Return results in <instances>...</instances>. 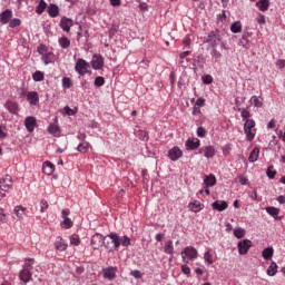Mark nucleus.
I'll list each match as a JSON object with an SVG mask.
<instances>
[{
  "instance_id": "44",
  "label": "nucleus",
  "mask_w": 285,
  "mask_h": 285,
  "mask_svg": "<svg viewBox=\"0 0 285 285\" xmlns=\"http://www.w3.org/2000/svg\"><path fill=\"white\" fill-rule=\"evenodd\" d=\"M18 26H21V19L13 18L9 20V28H18Z\"/></svg>"
},
{
  "instance_id": "57",
  "label": "nucleus",
  "mask_w": 285,
  "mask_h": 285,
  "mask_svg": "<svg viewBox=\"0 0 285 285\" xmlns=\"http://www.w3.org/2000/svg\"><path fill=\"white\" fill-rule=\"evenodd\" d=\"M238 179H239V184L242 186H246L248 184V178H246V177H244L242 175L238 176Z\"/></svg>"
},
{
  "instance_id": "36",
  "label": "nucleus",
  "mask_w": 285,
  "mask_h": 285,
  "mask_svg": "<svg viewBox=\"0 0 285 285\" xmlns=\"http://www.w3.org/2000/svg\"><path fill=\"white\" fill-rule=\"evenodd\" d=\"M274 253L275 249H273V247H267L263 250L262 257H264L265 259H273Z\"/></svg>"
},
{
  "instance_id": "5",
  "label": "nucleus",
  "mask_w": 285,
  "mask_h": 285,
  "mask_svg": "<svg viewBox=\"0 0 285 285\" xmlns=\"http://www.w3.org/2000/svg\"><path fill=\"white\" fill-rule=\"evenodd\" d=\"M244 132L246 135L247 141H253L257 130H255V121L253 119H247L244 124Z\"/></svg>"
},
{
  "instance_id": "47",
  "label": "nucleus",
  "mask_w": 285,
  "mask_h": 285,
  "mask_svg": "<svg viewBox=\"0 0 285 285\" xmlns=\"http://www.w3.org/2000/svg\"><path fill=\"white\" fill-rule=\"evenodd\" d=\"M266 175L269 179H275V175H277V170L273 169V166H269L266 170Z\"/></svg>"
},
{
  "instance_id": "35",
  "label": "nucleus",
  "mask_w": 285,
  "mask_h": 285,
  "mask_svg": "<svg viewBox=\"0 0 285 285\" xmlns=\"http://www.w3.org/2000/svg\"><path fill=\"white\" fill-rule=\"evenodd\" d=\"M46 8H48V3H46V0H40L39 4L36 7L37 14H43Z\"/></svg>"
},
{
  "instance_id": "21",
  "label": "nucleus",
  "mask_w": 285,
  "mask_h": 285,
  "mask_svg": "<svg viewBox=\"0 0 285 285\" xmlns=\"http://www.w3.org/2000/svg\"><path fill=\"white\" fill-rule=\"evenodd\" d=\"M6 108L11 112L12 115H18L19 114V104L12 102V101H7L6 102Z\"/></svg>"
},
{
  "instance_id": "52",
  "label": "nucleus",
  "mask_w": 285,
  "mask_h": 285,
  "mask_svg": "<svg viewBox=\"0 0 285 285\" xmlns=\"http://www.w3.org/2000/svg\"><path fill=\"white\" fill-rule=\"evenodd\" d=\"M48 200H46V199H42L41 202H40V213H46V210H48Z\"/></svg>"
},
{
  "instance_id": "17",
  "label": "nucleus",
  "mask_w": 285,
  "mask_h": 285,
  "mask_svg": "<svg viewBox=\"0 0 285 285\" xmlns=\"http://www.w3.org/2000/svg\"><path fill=\"white\" fill-rule=\"evenodd\" d=\"M212 208L214 210H217L218 213H223V210H226L228 208V203L225 200H216L212 204Z\"/></svg>"
},
{
  "instance_id": "45",
  "label": "nucleus",
  "mask_w": 285,
  "mask_h": 285,
  "mask_svg": "<svg viewBox=\"0 0 285 285\" xmlns=\"http://www.w3.org/2000/svg\"><path fill=\"white\" fill-rule=\"evenodd\" d=\"M43 72L42 71H36L33 75H32V79L33 81H43Z\"/></svg>"
},
{
  "instance_id": "34",
  "label": "nucleus",
  "mask_w": 285,
  "mask_h": 285,
  "mask_svg": "<svg viewBox=\"0 0 285 285\" xmlns=\"http://www.w3.org/2000/svg\"><path fill=\"white\" fill-rule=\"evenodd\" d=\"M58 43L60 46V48H70V39H68V37L62 36L58 39Z\"/></svg>"
},
{
  "instance_id": "42",
  "label": "nucleus",
  "mask_w": 285,
  "mask_h": 285,
  "mask_svg": "<svg viewBox=\"0 0 285 285\" xmlns=\"http://www.w3.org/2000/svg\"><path fill=\"white\" fill-rule=\"evenodd\" d=\"M238 111L240 112L242 119L248 121V119L250 118V111L245 108H238Z\"/></svg>"
},
{
  "instance_id": "29",
  "label": "nucleus",
  "mask_w": 285,
  "mask_h": 285,
  "mask_svg": "<svg viewBox=\"0 0 285 285\" xmlns=\"http://www.w3.org/2000/svg\"><path fill=\"white\" fill-rule=\"evenodd\" d=\"M249 101L252 106H254L255 108H262V106H264V99H262V97L258 96H252Z\"/></svg>"
},
{
  "instance_id": "6",
  "label": "nucleus",
  "mask_w": 285,
  "mask_h": 285,
  "mask_svg": "<svg viewBox=\"0 0 285 285\" xmlns=\"http://www.w3.org/2000/svg\"><path fill=\"white\" fill-rule=\"evenodd\" d=\"M12 188V176L6 175L0 179V197H6V193H8Z\"/></svg>"
},
{
  "instance_id": "3",
  "label": "nucleus",
  "mask_w": 285,
  "mask_h": 285,
  "mask_svg": "<svg viewBox=\"0 0 285 285\" xmlns=\"http://www.w3.org/2000/svg\"><path fill=\"white\" fill-rule=\"evenodd\" d=\"M181 258L185 264H189L190 262H194V259H197L198 253L197 249L193 246H187L181 252Z\"/></svg>"
},
{
  "instance_id": "32",
  "label": "nucleus",
  "mask_w": 285,
  "mask_h": 285,
  "mask_svg": "<svg viewBox=\"0 0 285 285\" xmlns=\"http://www.w3.org/2000/svg\"><path fill=\"white\" fill-rule=\"evenodd\" d=\"M266 274L269 277H275V275H277V263L272 262L271 265L268 266Z\"/></svg>"
},
{
  "instance_id": "4",
  "label": "nucleus",
  "mask_w": 285,
  "mask_h": 285,
  "mask_svg": "<svg viewBox=\"0 0 285 285\" xmlns=\"http://www.w3.org/2000/svg\"><path fill=\"white\" fill-rule=\"evenodd\" d=\"M75 70L80 77H83L90 72V63L83 58H79L75 65Z\"/></svg>"
},
{
  "instance_id": "37",
  "label": "nucleus",
  "mask_w": 285,
  "mask_h": 285,
  "mask_svg": "<svg viewBox=\"0 0 285 285\" xmlns=\"http://www.w3.org/2000/svg\"><path fill=\"white\" fill-rule=\"evenodd\" d=\"M230 30L234 35H239V32H242V22L236 21V22L232 23Z\"/></svg>"
},
{
  "instance_id": "8",
  "label": "nucleus",
  "mask_w": 285,
  "mask_h": 285,
  "mask_svg": "<svg viewBox=\"0 0 285 285\" xmlns=\"http://www.w3.org/2000/svg\"><path fill=\"white\" fill-rule=\"evenodd\" d=\"M104 56L101 55H94L91 58V68L94 70H101L104 68Z\"/></svg>"
},
{
  "instance_id": "61",
  "label": "nucleus",
  "mask_w": 285,
  "mask_h": 285,
  "mask_svg": "<svg viewBox=\"0 0 285 285\" xmlns=\"http://www.w3.org/2000/svg\"><path fill=\"white\" fill-rule=\"evenodd\" d=\"M138 135L142 141H146V139H148V134H146V131L144 130H140Z\"/></svg>"
},
{
  "instance_id": "10",
  "label": "nucleus",
  "mask_w": 285,
  "mask_h": 285,
  "mask_svg": "<svg viewBox=\"0 0 285 285\" xmlns=\"http://www.w3.org/2000/svg\"><path fill=\"white\" fill-rule=\"evenodd\" d=\"M102 276L105 279H115L117 277V267L109 266L102 268Z\"/></svg>"
},
{
  "instance_id": "2",
  "label": "nucleus",
  "mask_w": 285,
  "mask_h": 285,
  "mask_svg": "<svg viewBox=\"0 0 285 285\" xmlns=\"http://www.w3.org/2000/svg\"><path fill=\"white\" fill-rule=\"evenodd\" d=\"M119 246H121V242L119 240V235H117V233H110L105 236V248L109 250V253L119 250Z\"/></svg>"
},
{
  "instance_id": "50",
  "label": "nucleus",
  "mask_w": 285,
  "mask_h": 285,
  "mask_svg": "<svg viewBox=\"0 0 285 285\" xmlns=\"http://www.w3.org/2000/svg\"><path fill=\"white\" fill-rule=\"evenodd\" d=\"M203 82H205L207 86H210L213 83V76L210 75H205L202 77Z\"/></svg>"
},
{
  "instance_id": "28",
  "label": "nucleus",
  "mask_w": 285,
  "mask_h": 285,
  "mask_svg": "<svg viewBox=\"0 0 285 285\" xmlns=\"http://www.w3.org/2000/svg\"><path fill=\"white\" fill-rule=\"evenodd\" d=\"M188 208L193 213H199V210H203L204 205H202V203H199V200H195L194 203H189Z\"/></svg>"
},
{
  "instance_id": "38",
  "label": "nucleus",
  "mask_w": 285,
  "mask_h": 285,
  "mask_svg": "<svg viewBox=\"0 0 285 285\" xmlns=\"http://www.w3.org/2000/svg\"><path fill=\"white\" fill-rule=\"evenodd\" d=\"M48 132L50 135H53L55 137H59V135H60L59 126H57L55 124L49 125Z\"/></svg>"
},
{
  "instance_id": "53",
  "label": "nucleus",
  "mask_w": 285,
  "mask_h": 285,
  "mask_svg": "<svg viewBox=\"0 0 285 285\" xmlns=\"http://www.w3.org/2000/svg\"><path fill=\"white\" fill-rule=\"evenodd\" d=\"M66 150H68V140L65 139L63 140V146L62 147H58L56 153L61 154V153H66Z\"/></svg>"
},
{
  "instance_id": "19",
  "label": "nucleus",
  "mask_w": 285,
  "mask_h": 285,
  "mask_svg": "<svg viewBox=\"0 0 285 285\" xmlns=\"http://www.w3.org/2000/svg\"><path fill=\"white\" fill-rule=\"evenodd\" d=\"M19 278L24 284H28V282H30V279H32V272H30V269H28V268H23L19 274Z\"/></svg>"
},
{
  "instance_id": "16",
  "label": "nucleus",
  "mask_w": 285,
  "mask_h": 285,
  "mask_svg": "<svg viewBox=\"0 0 285 285\" xmlns=\"http://www.w3.org/2000/svg\"><path fill=\"white\" fill-rule=\"evenodd\" d=\"M215 153L216 151L214 146H206L199 149V155L204 154V157H206L207 159H212V157H215Z\"/></svg>"
},
{
  "instance_id": "43",
  "label": "nucleus",
  "mask_w": 285,
  "mask_h": 285,
  "mask_svg": "<svg viewBox=\"0 0 285 285\" xmlns=\"http://www.w3.org/2000/svg\"><path fill=\"white\" fill-rule=\"evenodd\" d=\"M119 240H120V246H124L125 248H128V246H130V237L125 235L122 237H119Z\"/></svg>"
},
{
  "instance_id": "15",
  "label": "nucleus",
  "mask_w": 285,
  "mask_h": 285,
  "mask_svg": "<svg viewBox=\"0 0 285 285\" xmlns=\"http://www.w3.org/2000/svg\"><path fill=\"white\" fill-rule=\"evenodd\" d=\"M73 23L75 22L72 21V19L63 17L60 20V28L61 30H63V32H70V29L72 28Z\"/></svg>"
},
{
  "instance_id": "26",
  "label": "nucleus",
  "mask_w": 285,
  "mask_h": 285,
  "mask_svg": "<svg viewBox=\"0 0 285 285\" xmlns=\"http://www.w3.org/2000/svg\"><path fill=\"white\" fill-rule=\"evenodd\" d=\"M256 6L261 12H266L271 8V0H259Z\"/></svg>"
},
{
  "instance_id": "56",
  "label": "nucleus",
  "mask_w": 285,
  "mask_h": 285,
  "mask_svg": "<svg viewBox=\"0 0 285 285\" xmlns=\"http://www.w3.org/2000/svg\"><path fill=\"white\" fill-rule=\"evenodd\" d=\"M204 104H206V100L204 98H198L195 102V106H197L198 108L204 107Z\"/></svg>"
},
{
  "instance_id": "9",
  "label": "nucleus",
  "mask_w": 285,
  "mask_h": 285,
  "mask_svg": "<svg viewBox=\"0 0 285 285\" xmlns=\"http://www.w3.org/2000/svg\"><path fill=\"white\" fill-rule=\"evenodd\" d=\"M250 246H253V242H250L249 239L238 242L239 255H246L248 250H250Z\"/></svg>"
},
{
  "instance_id": "41",
  "label": "nucleus",
  "mask_w": 285,
  "mask_h": 285,
  "mask_svg": "<svg viewBox=\"0 0 285 285\" xmlns=\"http://www.w3.org/2000/svg\"><path fill=\"white\" fill-rule=\"evenodd\" d=\"M246 236V230L244 228H236L234 229V237L237 239H242V237Z\"/></svg>"
},
{
  "instance_id": "51",
  "label": "nucleus",
  "mask_w": 285,
  "mask_h": 285,
  "mask_svg": "<svg viewBox=\"0 0 285 285\" xmlns=\"http://www.w3.org/2000/svg\"><path fill=\"white\" fill-rule=\"evenodd\" d=\"M62 87L72 88V80H70V78H62Z\"/></svg>"
},
{
  "instance_id": "64",
  "label": "nucleus",
  "mask_w": 285,
  "mask_h": 285,
  "mask_svg": "<svg viewBox=\"0 0 285 285\" xmlns=\"http://www.w3.org/2000/svg\"><path fill=\"white\" fill-rule=\"evenodd\" d=\"M276 66H277V68H281V69L285 68V60H278L276 62Z\"/></svg>"
},
{
  "instance_id": "55",
  "label": "nucleus",
  "mask_w": 285,
  "mask_h": 285,
  "mask_svg": "<svg viewBox=\"0 0 285 285\" xmlns=\"http://www.w3.org/2000/svg\"><path fill=\"white\" fill-rule=\"evenodd\" d=\"M197 136L198 137H206V129L204 127L197 128Z\"/></svg>"
},
{
  "instance_id": "7",
  "label": "nucleus",
  "mask_w": 285,
  "mask_h": 285,
  "mask_svg": "<svg viewBox=\"0 0 285 285\" xmlns=\"http://www.w3.org/2000/svg\"><path fill=\"white\" fill-rule=\"evenodd\" d=\"M91 246L94 250H99L101 246H105V237L101 234H95L91 237Z\"/></svg>"
},
{
  "instance_id": "60",
  "label": "nucleus",
  "mask_w": 285,
  "mask_h": 285,
  "mask_svg": "<svg viewBox=\"0 0 285 285\" xmlns=\"http://www.w3.org/2000/svg\"><path fill=\"white\" fill-rule=\"evenodd\" d=\"M132 277H135L136 279H141V273L137 269L131 272Z\"/></svg>"
},
{
  "instance_id": "27",
  "label": "nucleus",
  "mask_w": 285,
  "mask_h": 285,
  "mask_svg": "<svg viewBox=\"0 0 285 285\" xmlns=\"http://www.w3.org/2000/svg\"><path fill=\"white\" fill-rule=\"evenodd\" d=\"M257 159H259V148L258 147H255L250 154H249V157H248V161L250 164H255V161H257Z\"/></svg>"
},
{
  "instance_id": "62",
  "label": "nucleus",
  "mask_w": 285,
  "mask_h": 285,
  "mask_svg": "<svg viewBox=\"0 0 285 285\" xmlns=\"http://www.w3.org/2000/svg\"><path fill=\"white\" fill-rule=\"evenodd\" d=\"M202 112V107H197V105H194L191 115H199Z\"/></svg>"
},
{
  "instance_id": "1",
  "label": "nucleus",
  "mask_w": 285,
  "mask_h": 285,
  "mask_svg": "<svg viewBox=\"0 0 285 285\" xmlns=\"http://www.w3.org/2000/svg\"><path fill=\"white\" fill-rule=\"evenodd\" d=\"M222 37L224 33L219 30L210 31L205 40V43H208V48H220L224 50V42H222Z\"/></svg>"
},
{
  "instance_id": "54",
  "label": "nucleus",
  "mask_w": 285,
  "mask_h": 285,
  "mask_svg": "<svg viewBox=\"0 0 285 285\" xmlns=\"http://www.w3.org/2000/svg\"><path fill=\"white\" fill-rule=\"evenodd\" d=\"M204 259L207 262V264H213V254H210V252H206L204 254Z\"/></svg>"
},
{
  "instance_id": "30",
  "label": "nucleus",
  "mask_w": 285,
  "mask_h": 285,
  "mask_svg": "<svg viewBox=\"0 0 285 285\" xmlns=\"http://www.w3.org/2000/svg\"><path fill=\"white\" fill-rule=\"evenodd\" d=\"M164 253H166V255H175V246L173 245V240H167L165 243Z\"/></svg>"
},
{
  "instance_id": "49",
  "label": "nucleus",
  "mask_w": 285,
  "mask_h": 285,
  "mask_svg": "<svg viewBox=\"0 0 285 285\" xmlns=\"http://www.w3.org/2000/svg\"><path fill=\"white\" fill-rule=\"evenodd\" d=\"M70 244L71 246H79L81 244V239H79V236H71Z\"/></svg>"
},
{
  "instance_id": "14",
  "label": "nucleus",
  "mask_w": 285,
  "mask_h": 285,
  "mask_svg": "<svg viewBox=\"0 0 285 285\" xmlns=\"http://www.w3.org/2000/svg\"><path fill=\"white\" fill-rule=\"evenodd\" d=\"M55 248L56 250L63 253V250H67L68 248V243L61 236H58L55 240Z\"/></svg>"
},
{
  "instance_id": "24",
  "label": "nucleus",
  "mask_w": 285,
  "mask_h": 285,
  "mask_svg": "<svg viewBox=\"0 0 285 285\" xmlns=\"http://www.w3.org/2000/svg\"><path fill=\"white\" fill-rule=\"evenodd\" d=\"M47 12L49 14V17H51L52 19H55V17H59V7L57 4H49V7L47 8Z\"/></svg>"
},
{
  "instance_id": "39",
  "label": "nucleus",
  "mask_w": 285,
  "mask_h": 285,
  "mask_svg": "<svg viewBox=\"0 0 285 285\" xmlns=\"http://www.w3.org/2000/svg\"><path fill=\"white\" fill-rule=\"evenodd\" d=\"M266 213L271 215V217H274V219H277V215H279V209L277 207H266Z\"/></svg>"
},
{
  "instance_id": "48",
  "label": "nucleus",
  "mask_w": 285,
  "mask_h": 285,
  "mask_svg": "<svg viewBox=\"0 0 285 285\" xmlns=\"http://www.w3.org/2000/svg\"><path fill=\"white\" fill-rule=\"evenodd\" d=\"M50 57H52V53L47 52L42 56V61L46 66H48V63L52 62V59H50Z\"/></svg>"
},
{
  "instance_id": "58",
  "label": "nucleus",
  "mask_w": 285,
  "mask_h": 285,
  "mask_svg": "<svg viewBox=\"0 0 285 285\" xmlns=\"http://www.w3.org/2000/svg\"><path fill=\"white\" fill-rule=\"evenodd\" d=\"M181 272L184 273V275H190V267H188V265H183Z\"/></svg>"
},
{
  "instance_id": "40",
  "label": "nucleus",
  "mask_w": 285,
  "mask_h": 285,
  "mask_svg": "<svg viewBox=\"0 0 285 285\" xmlns=\"http://www.w3.org/2000/svg\"><path fill=\"white\" fill-rule=\"evenodd\" d=\"M88 148H90V142L83 141L78 145L77 150L78 153H88Z\"/></svg>"
},
{
  "instance_id": "18",
  "label": "nucleus",
  "mask_w": 285,
  "mask_h": 285,
  "mask_svg": "<svg viewBox=\"0 0 285 285\" xmlns=\"http://www.w3.org/2000/svg\"><path fill=\"white\" fill-rule=\"evenodd\" d=\"M10 19H12V10L7 9L0 13V23L6 26V23L10 22Z\"/></svg>"
},
{
  "instance_id": "12",
  "label": "nucleus",
  "mask_w": 285,
  "mask_h": 285,
  "mask_svg": "<svg viewBox=\"0 0 285 285\" xmlns=\"http://www.w3.org/2000/svg\"><path fill=\"white\" fill-rule=\"evenodd\" d=\"M184 156V151L179 149V147H173L168 151V157L171 161H178Z\"/></svg>"
},
{
  "instance_id": "20",
  "label": "nucleus",
  "mask_w": 285,
  "mask_h": 285,
  "mask_svg": "<svg viewBox=\"0 0 285 285\" xmlns=\"http://www.w3.org/2000/svg\"><path fill=\"white\" fill-rule=\"evenodd\" d=\"M27 100L30 106H37L39 104V94L37 91H29L27 94Z\"/></svg>"
},
{
  "instance_id": "46",
  "label": "nucleus",
  "mask_w": 285,
  "mask_h": 285,
  "mask_svg": "<svg viewBox=\"0 0 285 285\" xmlns=\"http://www.w3.org/2000/svg\"><path fill=\"white\" fill-rule=\"evenodd\" d=\"M95 86H97V88H101V86H104V83H106V79L101 76L96 77L95 79Z\"/></svg>"
},
{
  "instance_id": "13",
  "label": "nucleus",
  "mask_w": 285,
  "mask_h": 285,
  "mask_svg": "<svg viewBox=\"0 0 285 285\" xmlns=\"http://www.w3.org/2000/svg\"><path fill=\"white\" fill-rule=\"evenodd\" d=\"M24 127L28 132H33L35 128H37V118L29 116L24 119Z\"/></svg>"
},
{
  "instance_id": "11",
  "label": "nucleus",
  "mask_w": 285,
  "mask_h": 285,
  "mask_svg": "<svg viewBox=\"0 0 285 285\" xmlns=\"http://www.w3.org/2000/svg\"><path fill=\"white\" fill-rule=\"evenodd\" d=\"M68 215H70V209H62L61 217L63 220L61 224H62V227L67 229L72 228L73 226L72 219H70Z\"/></svg>"
},
{
  "instance_id": "25",
  "label": "nucleus",
  "mask_w": 285,
  "mask_h": 285,
  "mask_svg": "<svg viewBox=\"0 0 285 285\" xmlns=\"http://www.w3.org/2000/svg\"><path fill=\"white\" fill-rule=\"evenodd\" d=\"M204 184L205 186H207V188H213V186L217 184V178L213 174H210L209 176H205Z\"/></svg>"
},
{
  "instance_id": "31",
  "label": "nucleus",
  "mask_w": 285,
  "mask_h": 285,
  "mask_svg": "<svg viewBox=\"0 0 285 285\" xmlns=\"http://www.w3.org/2000/svg\"><path fill=\"white\" fill-rule=\"evenodd\" d=\"M208 50H209V55H212L215 61H219V59H222V52L217 50V47H209Z\"/></svg>"
},
{
  "instance_id": "33",
  "label": "nucleus",
  "mask_w": 285,
  "mask_h": 285,
  "mask_svg": "<svg viewBox=\"0 0 285 285\" xmlns=\"http://www.w3.org/2000/svg\"><path fill=\"white\" fill-rule=\"evenodd\" d=\"M16 217H18V219H23L26 217V208L21 207V206H17L13 210Z\"/></svg>"
},
{
  "instance_id": "23",
  "label": "nucleus",
  "mask_w": 285,
  "mask_h": 285,
  "mask_svg": "<svg viewBox=\"0 0 285 285\" xmlns=\"http://www.w3.org/2000/svg\"><path fill=\"white\" fill-rule=\"evenodd\" d=\"M42 173H45V175H52V173H55V164H52L51 161L47 160L42 165Z\"/></svg>"
},
{
  "instance_id": "22",
  "label": "nucleus",
  "mask_w": 285,
  "mask_h": 285,
  "mask_svg": "<svg viewBox=\"0 0 285 285\" xmlns=\"http://www.w3.org/2000/svg\"><path fill=\"white\" fill-rule=\"evenodd\" d=\"M186 148L187 150H197V148H199V139L197 138L188 139L186 141Z\"/></svg>"
},
{
  "instance_id": "59",
  "label": "nucleus",
  "mask_w": 285,
  "mask_h": 285,
  "mask_svg": "<svg viewBox=\"0 0 285 285\" xmlns=\"http://www.w3.org/2000/svg\"><path fill=\"white\" fill-rule=\"evenodd\" d=\"M257 23H259L261 26H264V23H266V18L264 17V14H261L257 19H256Z\"/></svg>"
},
{
  "instance_id": "63",
  "label": "nucleus",
  "mask_w": 285,
  "mask_h": 285,
  "mask_svg": "<svg viewBox=\"0 0 285 285\" xmlns=\"http://www.w3.org/2000/svg\"><path fill=\"white\" fill-rule=\"evenodd\" d=\"M26 262H28V263H24V266L27 268H30L32 266V264H35V258H27Z\"/></svg>"
}]
</instances>
